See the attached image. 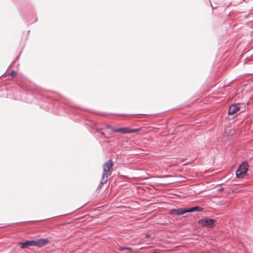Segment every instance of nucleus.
I'll use <instances>...</instances> for the list:
<instances>
[{
  "label": "nucleus",
  "instance_id": "obj_1",
  "mask_svg": "<svg viewBox=\"0 0 253 253\" xmlns=\"http://www.w3.org/2000/svg\"><path fill=\"white\" fill-rule=\"evenodd\" d=\"M22 97L29 103L33 102L36 99H39L41 108L47 111L58 112L59 114L63 111L69 114H80L79 111L73 106L71 101L63 96L52 94H39L36 95L32 91L27 90L23 92Z\"/></svg>",
  "mask_w": 253,
  "mask_h": 253
},
{
  "label": "nucleus",
  "instance_id": "obj_2",
  "mask_svg": "<svg viewBox=\"0 0 253 253\" xmlns=\"http://www.w3.org/2000/svg\"><path fill=\"white\" fill-rule=\"evenodd\" d=\"M249 170V165L247 161H244L239 166L236 171V177L238 178H243Z\"/></svg>",
  "mask_w": 253,
  "mask_h": 253
},
{
  "label": "nucleus",
  "instance_id": "obj_3",
  "mask_svg": "<svg viewBox=\"0 0 253 253\" xmlns=\"http://www.w3.org/2000/svg\"><path fill=\"white\" fill-rule=\"evenodd\" d=\"M216 220L209 218H202L198 221V223L202 227L212 228L215 225Z\"/></svg>",
  "mask_w": 253,
  "mask_h": 253
},
{
  "label": "nucleus",
  "instance_id": "obj_4",
  "mask_svg": "<svg viewBox=\"0 0 253 253\" xmlns=\"http://www.w3.org/2000/svg\"><path fill=\"white\" fill-rule=\"evenodd\" d=\"M113 162L111 160L107 161L103 165V172L102 175L107 177L110 174L112 170Z\"/></svg>",
  "mask_w": 253,
  "mask_h": 253
},
{
  "label": "nucleus",
  "instance_id": "obj_5",
  "mask_svg": "<svg viewBox=\"0 0 253 253\" xmlns=\"http://www.w3.org/2000/svg\"><path fill=\"white\" fill-rule=\"evenodd\" d=\"M186 213H187V208L172 209L169 211V214L177 216L183 215Z\"/></svg>",
  "mask_w": 253,
  "mask_h": 253
},
{
  "label": "nucleus",
  "instance_id": "obj_6",
  "mask_svg": "<svg viewBox=\"0 0 253 253\" xmlns=\"http://www.w3.org/2000/svg\"><path fill=\"white\" fill-rule=\"evenodd\" d=\"M240 104L239 103H233L230 106L228 113V115H234L240 111Z\"/></svg>",
  "mask_w": 253,
  "mask_h": 253
},
{
  "label": "nucleus",
  "instance_id": "obj_7",
  "mask_svg": "<svg viewBox=\"0 0 253 253\" xmlns=\"http://www.w3.org/2000/svg\"><path fill=\"white\" fill-rule=\"evenodd\" d=\"M18 244L20 246L21 249L35 246V240H27L23 242H19Z\"/></svg>",
  "mask_w": 253,
  "mask_h": 253
},
{
  "label": "nucleus",
  "instance_id": "obj_8",
  "mask_svg": "<svg viewBox=\"0 0 253 253\" xmlns=\"http://www.w3.org/2000/svg\"><path fill=\"white\" fill-rule=\"evenodd\" d=\"M49 242L48 238H40L35 240V246L41 247L46 245Z\"/></svg>",
  "mask_w": 253,
  "mask_h": 253
},
{
  "label": "nucleus",
  "instance_id": "obj_9",
  "mask_svg": "<svg viewBox=\"0 0 253 253\" xmlns=\"http://www.w3.org/2000/svg\"><path fill=\"white\" fill-rule=\"evenodd\" d=\"M203 208L199 206H196L190 208H187V212H192L194 211L202 212L203 211Z\"/></svg>",
  "mask_w": 253,
  "mask_h": 253
},
{
  "label": "nucleus",
  "instance_id": "obj_10",
  "mask_svg": "<svg viewBox=\"0 0 253 253\" xmlns=\"http://www.w3.org/2000/svg\"><path fill=\"white\" fill-rule=\"evenodd\" d=\"M107 179H108V177L102 175L101 180L97 187V189H100L101 188V187L102 186V185L107 182Z\"/></svg>",
  "mask_w": 253,
  "mask_h": 253
},
{
  "label": "nucleus",
  "instance_id": "obj_11",
  "mask_svg": "<svg viewBox=\"0 0 253 253\" xmlns=\"http://www.w3.org/2000/svg\"><path fill=\"white\" fill-rule=\"evenodd\" d=\"M118 130V132L122 134H129V128L127 127H119Z\"/></svg>",
  "mask_w": 253,
  "mask_h": 253
},
{
  "label": "nucleus",
  "instance_id": "obj_12",
  "mask_svg": "<svg viewBox=\"0 0 253 253\" xmlns=\"http://www.w3.org/2000/svg\"><path fill=\"white\" fill-rule=\"evenodd\" d=\"M141 129H142L141 127H139V128H132V129L129 128V133L138 132L140 131Z\"/></svg>",
  "mask_w": 253,
  "mask_h": 253
},
{
  "label": "nucleus",
  "instance_id": "obj_13",
  "mask_svg": "<svg viewBox=\"0 0 253 253\" xmlns=\"http://www.w3.org/2000/svg\"><path fill=\"white\" fill-rule=\"evenodd\" d=\"M108 128L110 129L112 131L115 132H119V128H117L113 126H108Z\"/></svg>",
  "mask_w": 253,
  "mask_h": 253
},
{
  "label": "nucleus",
  "instance_id": "obj_14",
  "mask_svg": "<svg viewBox=\"0 0 253 253\" xmlns=\"http://www.w3.org/2000/svg\"><path fill=\"white\" fill-rule=\"evenodd\" d=\"M17 73L15 71L12 70L10 73L9 75L11 77H14L16 75Z\"/></svg>",
  "mask_w": 253,
  "mask_h": 253
},
{
  "label": "nucleus",
  "instance_id": "obj_15",
  "mask_svg": "<svg viewBox=\"0 0 253 253\" xmlns=\"http://www.w3.org/2000/svg\"><path fill=\"white\" fill-rule=\"evenodd\" d=\"M124 250H132V249L130 247H123L121 249V250L122 251H123Z\"/></svg>",
  "mask_w": 253,
  "mask_h": 253
},
{
  "label": "nucleus",
  "instance_id": "obj_16",
  "mask_svg": "<svg viewBox=\"0 0 253 253\" xmlns=\"http://www.w3.org/2000/svg\"><path fill=\"white\" fill-rule=\"evenodd\" d=\"M20 54H21V52L16 56L15 60L16 61L17 60H18L19 59V58L20 57Z\"/></svg>",
  "mask_w": 253,
  "mask_h": 253
},
{
  "label": "nucleus",
  "instance_id": "obj_17",
  "mask_svg": "<svg viewBox=\"0 0 253 253\" xmlns=\"http://www.w3.org/2000/svg\"><path fill=\"white\" fill-rule=\"evenodd\" d=\"M97 131L99 132L100 133V134L102 135H105V133L103 132V131H100L99 130H98V129H97Z\"/></svg>",
  "mask_w": 253,
  "mask_h": 253
},
{
  "label": "nucleus",
  "instance_id": "obj_18",
  "mask_svg": "<svg viewBox=\"0 0 253 253\" xmlns=\"http://www.w3.org/2000/svg\"><path fill=\"white\" fill-rule=\"evenodd\" d=\"M223 190V188L220 187L219 189H218V191H221Z\"/></svg>",
  "mask_w": 253,
  "mask_h": 253
},
{
  "label": "nucleus",
  "instance_id": "obj_19",
  "mask_svg": "<svg viewBox=\"0 0 253 253\" xmlns=\"http://www.w3.org/2000/svg\"><path fill=\"white\" fill-rule=\"evenodd\" d=\"M15 60H14L11 64L10 66H12V65H13L14 64V63L15 62Z\"/></svg>",
  "mask_w": 253,
  "mask_h": 253
},
{
  "label": "nucleus",
  "instance_id": "obj_20",
  "mask_svg": "<svg viewBox=\"0 0 253 253\" xmlns=\"http://www.w3.org/2000/svg\"><path fill=\"white\" fill-rule=\"evenodd\" d=\"M149 235H146V237H149Z\"/></svg>",
  "mask_w": 253,
  "mask_h": 253
},
{
  "label": "nucleus",
  "instance_id": "obj_21",
  "mask_svg": "<svg viewBox=\"0 0 253 253\" xmlns=\"http://www.w3.org/2000/svg\"><path fill=\"white\" fill-rule=\"evenodd\" d=\"M5 72L4 73H3V74H2L1 76H3V75H4V74H5Z\"/></svg>",
  "mask_w": 253,
  "mask_h": 253
}]
</instances>
